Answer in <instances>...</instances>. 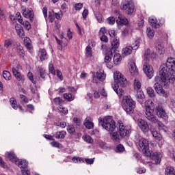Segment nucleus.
<instances>
[{
  "instance_id": "1",
  "label": "nucleus",
  "mask_w": 175,
  "mask_h": 175,
  "mask_svg": "<svg viewBox=\"0 0 175 175\" xmlns=\"http://www.w3.org/2000/svg\"><path fill=\"white\" fill-rule=\"evenodd\" d=\"M160 79L162 84L167 87L170 84H174L175 81V59L167 58L166 64H163L159 68Z\"/></svg>"
},
{
  "instance_id": "2",
  "label": "nucleus",
  "mask_w": 175,
  "mask_h": 175,
  "mask_svg": "<svg viewBox=\"0 0 175 175\" xmlns=\"http://www.w3.org/2000/svg\"><path fill=\"white\" fill-rule=\"evenodd\" d=\"M154 103L151 100H146L145 102V117L148 119L152 124H157V128L160 131H163L166 132L167 131V127L163 124L161 121L158 120V118L155 116V111L153 107Z\"/></svg>"
},
{
  "instance_id": "3",
  "label": "nucleus",
  "mask_w": 175,
  "mask_h": 175,
  "mask_svg": "<svg viewBox=\"0 0 175 175\" xmlns=\"http://www.w3.org/2000/svg\"><path fill=\"white\" fill-rule=\"evenodd\" d=\"M99 124H101V126L107 132H114L116 126V122L113 120L111 116L105 117L103 119L100 118L98 119Z\"/></svg>"
},
{
  "instance_id": "4",
  "label": "nucleus",
  "mask_w": 175,
  "mask_h": 175,
  "mask_svg": "<svg viewBox=\"0 0 175 175\" xmlns=\"http://www.w3.org/2000/svg\"><path fill=\"white\" fill-rule=\"evenodd\" d=\"M136 107V102L131 96H124L122 99V108L127 114H133Z\"/></svg>"
},
{
  "instance_id": "5",
  "label": "nucleus",
  "mask_w": 175,
  "mask_h": 175,
  "mask_svg": "<svg viewBox=\"0 0 175 175\" xmlns=\"http://www.w3.org/2000/svg\"><path fill=\"white\" fill-rule=\"evenodd\" d=\"M154 80H155V81H157V83H155L154 85V88L156 92L159 95H161V96H164V98H168L169 94H167V92H165V90H163V87L165 88H167L169 87V85H167V87H166V86H165V85H163L162 83V79H161L160 75H159V77L156 76L154 78Z\"/></svg>"
},
{
  "instance_id": "6",
  "label": "nucleus",
  "mask_w": 175,
  "mask_h": 175,
  "mask_svg": "<svg viewBox=\"0 0 175 175\" xmlns=\"http://www.w3.org/2000/svg\"><path fill=\"white\" fill-rule=\"evenodd\" d=\"M136 144H138L139 147V151H142L144 155H146L150 150V143L148 139L146 138H139L135 141Z\"/></svg>"
},
{
  "instance_id": "7",
  "label": "nucleus",
  "mask_w": 175,
  "mask_h": 175,
  "mask_svg": "<svg viewBox=\"0 0 175 175\" xmlns=\"http://www.w3.org/2000/svg\"><path fill=\"white\" fill-rule=\"evenodd\" d=\"M120 8L122 10H126L127 14H133L135 3L133 0H122Z\"/></svg>"
},
{
  "instance_id": "8",
  "label": "nucleus",
  "mask_w": 175,
  "mask_h": 175,
  "mask_svg": "<svg viewBox=\"0 0 175 175\" xmlns=\"http://www.w3.org/2000/svg\"><path fill=\"white\" fill-rule=\"evenodd\" d=\"M113 79L115 83H116L115 84L120 85V87L124 88L126 85V78H125V77H124V75L121 72L116 71L113 73Z\"/></svg>"
},
{
  "instance_id": "9",
  "label": "nucleus",
  "mask_w": 175,
  "mask_h": 175,
  "mask_svg": "<svg viewBox=\"0 0 175 175\" xmlns=\"http://www.w3.org/2000/svg\"><path fill=\"white\" fill-rule=\"evenodd\" d=\"M146 157H150V158L154 162V165H159L162 161V157L163 155L159 152H152L151 150H149L146 154Z\"/></svg>"
},
{
  "instance_id": "10",
  "label": "nucleus",
  "mask_w": 175,
  "mask_h": 175,
  "mask_svg": "<svg viewBox=\"0 0 175 175\" xmlns=\"http://www.w3.org/2000/svg\"><path fill=\"white\" fill-rule=\"evenodd\" d=\"M139 44H140V40H135V45H133V46H127L123 48L122 51V57H126L127 55H131V54H132L133 50H137L139 49Z\"/></svg>"
},
{
  "instance_id": "11",
  "label": "nucleus",
  "mask_w": 175,
  "mask_h": 175,
  "mask_svg": "<svg viewBox=\"0 0 175 175\" xmlns=\"http://www.w3.org/2000/svg\"><path fill=\"white\" fill-rule=\"evenodd\" d=\"M118 129L119 131L120 136L124 137L129 135L132 129L131 126H124V123L120 121L118 124Z\"/></svg>"
},
{
  "instance_id": "12",
  "label": "nucleus",
  "mask_w": 175,
  "mask_h": 175,
  "mask_svg": "<svg viewBox=\"0 0 175 175\" xmlns=\"http://www.w3.org/2000/svg\"><path fill=\"white\" fill-rule=\"evenodd\" d=\"M142 69L148 79H152L154 77V68L147 62L144 63Z\"/></svg>"
},
{
  "instance_id": "13",
  "label": "nucleus",
  "mask_w": 175,
  "mask_h": 175,
  "mask_svg": "<svg viewBox=\"0 0 175 175\" xmlns=\"http://www.w3.org/2000/svg\"><path fill=\"white\" fill-rule=\"evenodd\" d=\"M137 122L139 129H141L144 133H147V132L150 131V126L148 125V122L143 119H139Z\"/></svg>"
},
{
  "instance_id": "14",
  "label": "nucleus",
  "mask_w": 175,
  "mask_h": 175,
  "mask_svg": "<svg viewBox=\"0 0 175 175\" xmlns=\"http://www.w3.org/2000/svg\"><path fill=\"white\" fill-rule=\"evenodd\" d=\"M115 13L118 16V19L116 20V23L118 25H126V24H128V19L122 16V14L121 12H120V10H116Z\"/></svg>"
},
{
  "instance_id": "15",
  "label": "nucleus",
  "mask_w": 175,
  "mask_h": 175,
  "mask_svg": "<svg viewBox=\"0 0 175 175\" xmlns=\"http://www.w3.org/2000/svg\"><path fill=\"white\" fill-rule=\"evenodd\" d=\"M129 72L131 76H137L139 75V72L137 71V68L136 67V64H135V61L133 59L130 60L129 62Z\"/></svg>"
},
{
  "instance_id": "16",
  "label": "nucleus",
  "mask_w": 175,
  "mask_h": 175,
  "mask_svg": "<svg viewBox=\"0 0 175 175\" xmlns=\"http://www.w3.org/2000/svg\"><path fill=\"white\" fill-rule=\"evenodd\" d=\"M22 13L25 18H29L30 21H33L34 15L32 8H23Z\"/></svg>"
},
{
  "instance_id": "17",
  "label": "nucleus",
  "mask_w": 175,
  "mask_h": 175,
  "mask_svg": "<svg viewBox=\"0 0 175 175\" xmlns=\"http://www.w3.org/2000/svg\"><path fill=\"white\" fill-rule=\"evenodd\" d=\"M155 111L157 113V116L159 118H167V113H166V111L162 108V107L158 106L155 108Z\"/></svg>"
},
{
  "instance_id": "18",
  "label": "nucleus",
  "mask_w": 175,
  "mask_h": 175,
  "mask_svg": "<svg viewBox=\"0 0 175 175\" xmlns=\"http://www.w3.org/2000/svg\"><path fill=\"white\" fill-rule=\"evenodd\" d=\"M20 66L18 65L16 68L13 67L12 73L18 81H21V80H24V76L21 75V73H20V71L18 70Z\"/></svg>"
},
{
  "instance_id": "19",
  "label": "nucleus",
  "mask_w": 175,
  "mask_h": 175,
  "mask_svg": "<svg viewBox=\"0 0 175 175\" xmlns=\"http://www.w3.org/2000/svg\"><path fill=\"white\" fill-rule=\"evenodd\" d=\"M112 88L116 92L117 95L121 98L123 95H124L125 92L122 88H120V85L113 84L112 85Z\"/></svg>"
},
{
  "instance_id": "20",
  "label": "nucleus",
  "mask_w": 175,
  "mask_h": 175,
  "mask_svg": "<svg viewBox=\"0 0 175 175\" xmlns=\"http://www.w3.org/2000/svg\"><path fill=\"white\" fill-rule=\"evenodd\" d=\"M83 124L88 129H92V128H94V122H92V118L90 117L85 118Z\"/></svg>"
},
{
  "instance_id": "21",
  "label": "nucleus",
  "mask_w": 175,
  "mask_h": 175,
  "mask_svg": "<svg viewBox=\"0 0 175 175\" xmlns=\"http://www.w3.org/2000/svg\"><path fill=\"white\" fill-rule=\"evenodd\" d=\"M118 47H120V40L115 38L111 42V54H113V51H116V49Z\"/></svg>"
},
{
  "instance_id": "22",
  "label": "nucleus",
  "mask_w": 175,
  "mask_h": 175,
  "mask_svg": "<svg viewBox=\"0 0 175 175\" xmlns=\"http://www.w3.org/2000/svg\"><path fill=\"white\" fill-rule=\"evenodd\" d=\"M148 21L153 28H159V24L158 23V20H157V18L150 17Z\"/></svg>"
},
{
  "instance_id": "23",
  "label": "nucleus",
  "mask_w": 175,
  "mask_h": 175,
  "mask_svg": "<svg viewBox=\"0 0 175 175\" xmlns=\"http://www.w3.org/2000/svg\"><path fill=\"white\" fill-rule=\"evenodd\" d=\"M16 164L22 169H25L28 166V161L26 160L18 159L16 161Z\"/></svg>"
},
{
  "instance_id": "24",
  "label": "nucleus",
  "mask_w": 175,
  "mask_h": 175,
  "mask_svg": "<svg viewBox=\"0 0 175 175\" xmlns=\"http://www.w3.org/2000/svg\"><path fill=\"white\" fill-rule=\"evenodd\" d=\"M110 137L111 140L116 143H120V133L118 132H111Z\"/></svg>"
},
{
  "instance_id": "25",
  "label": "nucleus",
  "mask_w": 175,
  "mask_h": 175,
  "mask_svg": "<svg viewBox=\"0 0 175 175\" xmlns=\"http://www.w3.org/2000/svg\"><path fill=\"white\" fill-rule=\"evenodd\" d=\"M121 61H122V57H121V54L116 53L113 56L114 65H120V64H121Z\"/></svg>"
},
{
  "instance_id": "26",
  "label": "nucleus",
  "mask_w": 175,
  "mask_h": 175,
  "mask_svg": "<svg viewBox=\"0 0 175 175\" xmlns=\"http://www.w3.org/2000/svg\"><path fill=\"white\" fill-rule=\"evenodd\" d=\"M5 156L10 159V161H12V162H16L17 161V157H16V154L13 152H6Z\"/></svg>"
},
{
  "instance_id": "27",
  "label": "nucleus",
  "mask_w": 175,
  "mask_h": 175,
  "mask_svg": "<svg viewBox=\"0 0 175 175\" xmlns=\"http://www.w3.org/2000/svg\"><path fill=\"white\" fill-rule=\"evenodd\" d=\"M96 77L99 81H103L106 79V74L103 70H99L96 72Z\"/></svg>"
},
{
  "instance_id": "28",
  "label": "nucleus",
  "mask_w": 175,
  "mask_h": 175,
  "mask_svg": "<svg viewBox=\"0 0 175 175\" xmlns=\"http://www.w3.org/2000/svg\"><path fill=\"white\" fill-rule=\"evenodd\" d=\"M16 30L18 33V35L21 38V39H23L24 38V29H23V27H20V25H17L16 27Z\"/></svg>"
},
{
  "instance_id": "29",
  "label": "nucleus",
  "mask_w": 175,
  "mask_h": 175,
  "mask_svg": "<svg viewBox=\"0 0 175 175\" xmlns=\"http://www.w3.org/2000/svg\"><path fill=\"white\" fill-rule=\"evenodd\" d=\"M24 44L27 47V50L32 49V44H31V40L28 37H25L24 39Z\"/></svg>"
},
{
  "instance_id": "30",
  "label": "nucleus",
  "mask_w": 175,
  "mask_h": 175,
  "mask_svg": "<svg viewBox=\"0 0 175 175\" xmlns=\"http://www.w3.org/2000/svg\"><path fill=\"white\" fill-rule=\"evenodd\" d=\"M165 175H175V170L173 167L168 166L165 168Z\"/></svg>"
},
{
  "instance_id": "31",
  "label": "nucleus",
  "mask_w": 175,
  "mask_h": 175,
  "mask_svg": "<svg viewBox=\"0 0 175 175\" xmlns=\"http://www.w3.org/2000/svg\"><path fill=\"white\" fill-rule=\"evenodd\" d=\"M152 135L153 137L156 139V140H159V141L162 140V135L160 133H159L158 131L155 130L152 131Z\"/></svg>"
},
{
  "instance_id": "32",
  "label": "nucleus",
  "mask_w": 175,
  "mask_h": 175,
  "mask_svg": "<svg viewBox=\"0 0 175 175\" xmlns=\"http://www.w3.org/2000/svg\"><path fill=\"white\" fill-rule=\"evenodd\" d=\"M134 88L136 91H139L142 88V83L137 79L134 80Z\"/></svg>"
},
{
  "instance_id": "33",
  "label": "nucleus",
  "mask_w": 175,
  "mask_h": 175,
  "mask_svg": "<svg viewBox=\"0 0 175 175\" xmlns=\"http://www.w3.org/2000/svg\"><path fill=\"white\" fill-rule=\"evenodd\" d=\"M66 135V131H59L55 133V137H56V139H64Z\"/></svg>"
},
{
  "instance_id": "34",
  "label": "nucleus",
  "mask_w": 175,
  "mask_h": 175,
  "mask_svg": "<svg viewBox=\"0 0 175 175\" xmlns=\"http://www.w3.org/2000/svg\"><path fill=\"white\" fill-rule=\"evenodd\" d=\"M147 36L150 39H152L154 38V35L155 33V31L151 28H147L146 29Z\"/></svg>"
},
{
  "instance_id": "35",
  "label": "nucleus",
  "mask_w": 175,
  "mask_h": 175,
  "mask_svg": "<svg viewBox=\"0 0 175 175\" xmlns=\"http://www.w3.org/2000/svg\"><path fill=\"white\" fill-rule=\"evenodd\" d=\"M10 105H11L12 109H14V110H17L18 107L17 106V101H16V98H11L10 99Z\"/></svg>"
},
{
  "instance_id": "36",
  "label": "nucleus",
  "mask_w": 175,
  "mask_h": 175,
  "mask_svg": "<svg viewBox=\"0 0 175 175\" xmlns=\"http://www.w3.org/2000/svg\"><path fill=\"white\" fill-rule=\"evenodd\" d=\"M147 94L150 98H154L155 96V92H154V89L151 87H148L146 89Z\"/></svg>"
},
{
  "instance_id": "37",
  "label": "nucleus",
  "mask_w": 175,
  "mask_h": 175,
  "mask_svg": "<svg viewBox=\"0 0 175 175\" xmlns=\"http://www.w3.org/2000/svg\"><path fill=\"white\" fill-rule=\"evenodd\" d=\"M47 58H48L47 52H46L45 49H42L41 53H40L41 61H45V59H47Z\"/></svg>"
},
{
  "instance_id": "38",
  "label": "nucleus",
  "mask_w": 175,
  "mask_h": 175,
  "mask_svg": "<svg viewBox=\"0 0 175 175\" xmlns=\"http://www.w3.org/2000/svg\"><path fill=\"white\" fill-rule=\"evenodd\" d=\"M16 49L20 57H24V55H25V53L21 45H18Z\"/></svg>"
},
{
  "instance_id": "39",
  "label": "nucleus",
  "mask_w": 175,
  "mask_h": 175,
  "mask_svg": "<svg viewBox=\"0 0 175 175\" xmlns=\"http://www.w3.org/2000/svg\"><path fill=\"white\" fill-rule=\"evenodd\" d=\"M64 99H66V100H68V102H72L73 99H75V97L72 96V94L70 93H66L64 94Z\"/></svg>"
},
{
  "instance_id": "40",
  "label": "nucleus",
  "mask_w": 175,
  "mask_h": 175,
  "mask_svg": "<svg viewBox=\"0 0 175 175\" xmlns=\"http://www.w3.org/2000/svg\"><path fill=\"white\" fill-rule=\"evenodd\" d=\"M156 49L159 53V54H163V53H165V51L163 50V45H162L161 44H158L156 46Z\"/></svg>"
},
{
  "instance_id": "41",
  "label": "nucleus",
  "mask_w": 175,
  "mask_h": 175,
  "mask_svg": "<svg viewBox=\"0 0 175 175\" xmlns=\"http://www.w3.org/2000/svg\"><path fill=\"white\" fill-rule=\"evenodd\" d=\"M146 96H144V93L142 90H137V99H144Z\"/></svg>"
},
{
  "instance_id": "42",
  "label": "nucleus",
  "mask_w": 175,
  "mask_h": 175,
  "mask_svg": "<svg viewBox=\"0 0 175 175\" xmlns=\"http://www.w3.org/2000/svg\"><path fill=\"white\" fill-rule=\"evenodd\" d=\"M12 44H13V41L11 39H7L4 41V47L5 49H9Z\"/></svg>"
},
{
  "instance_id": "43",
  "label": "nucleus",
  "mask_w": 175,
  "mask_h": 175,
  "mask_svg": "<svg viewBox=\"0 0 175 175\" xmlns=\"http://www.w3.org/2000/svg\"><path fill=\"white\" fill-rule=\"evenodd\" d=\"M73 122L75 124L76 128H80V126L81 125V120H80V118H74Z\"/></svg>"
},
{
  "instance_id": "44",
  "label": "nucleus",
  "mask_w": 175,
  "mask_h": 175,
  "mask_svg": "<svg viewBox=\"0 0 175 175\" xmlns=\"http://www.w3.org/2000/svg\"><path fill=\"white\" fill-rule=\"evenodd\" d=\"M3 76L5 80H10V79H12V75L10 72H9V71H3Z\"/></svg>"
},
{
  "instance_id": "45",
  "label": "nucleus",
  "mask_w": 175,
  "mask_h": 175,
  "mask_svg": "<svg viewBox=\"0 0 175 175\" xmlns=\"http://www.w3.org/2000/svg\"><path fill=\"white\" fill-rule=\"evenodd\" d=\"M54 16L57 20H61L64 16V12L59 10L58 12H55Z\"/></svg>"
},
{
  "instance_id": "46",
  "label": "nucleus",
  "mask_w": 175,
  "mask_h": 175,
  "mask_svg": "<svg viewBox=\"0 0 175 175\" xmlns=\"http://www.w3.org/2000/svg\"><path fill=\"white\" fill-rule=\"evenodd\" d=\"M53 102L55 105H59V106H61V105L64 103V100H62V99H61V98L59 97L55 98L53 99Z\"/></svg>"
},
{
  "instance_id": "47",
  "label": "nucleus",
  "mask_w": 175,
  "mask_h": 175,
  "mask_svg": "<svg viewBox=\"0 0 175 175\" xmlns=\"http://www.w3.org/2000/svg\"><path fill=\"white\" fill-rule=\"evenodd\" d=\"M83 140H85L86 143H90V144L94 143V139H92V138L90 135H85L83 137Z\"/></svg>"
},
{
  "instance_id": "48",
  "label": "nucleus",
  "mask_w": 175,
  "mask_h": 175,
  "mask_svg": "<svg viewBox=\"0 0 175 175\" xmlns=\"http://www.w3.org/2000/svg\"><path fill=\"white\" fill-rule=\"evenodd\" d=\"M6 21V16H5V12L0 9V23Z\"/></svg>"
},
{
  "instance_id": "49",
  "label": "nucleus",
  "mask_w": 175,
  "mask_h": 175,
  "mask_svg": "<svg viewBox=\"0 0 175 175\" xmlns=\"http://www.w3.org/2000/svg\"><path fill=\"white\" fill-rule=\"evenodd\" d=\"M86 56H88V57H92V49L91 48V46H87L86 47Z\"/></svg>"
},
{
  "instance_id": "50",
  "label": "nucleus",
  "mask_w": 175,
  "mask_h": 175,
  "mask_svg": "<svg viewBox=\"0 0 175 175\" xmlns=\"http://www.w3.org/2000/svg\"><path fill=\"white\" fill-rule=\"evenodd\" d=\"M58 110L62 114H68V109H66V107H64L62 106L59 107Z\"/></svg>"
},
{
  "instance_id": "51",
  "label": "nucleus",
  "mask_w": 175,
  "mask_h": 175,
  "mask_svg": "<svg viewBox=\"0 0 175 175\" xmlns=\"http://www.w3.org/2000/svg\"><path fill=\"white\" fill-rule=\"evenodd\" d=\"M112 54L113 53H111V51H110L109 52V54L105 55V62L109 63V62H110V61H111V55H112Z\"/></svg>"
},
{
  "instance_id": "52",
  "label": "nucleus",
  "mask_w": 175,
  "mask_h": 175,
  "mask_svg": "<svg viewBox=\"0 0 175 175\" xmlns=\"http://www.w3.org/2000/svg\"><path fill=\"white\" fill-rule=\"evenodd\" d=\"M75 131L76 130L75 129V126L69 125L67 126V131L68 132V133H75Z\"/></svg>"
},
{
  "instance_id": "53",
  "label": "nucleus",
  "mask_w": 175,
  "mask_h": 175,
  "mask_svg": "<svg viewBox=\"0 0 175 175\" xmlns=\"http://www.w3.org/2000/svg\"><path fill=\"white\" fill-rule=\"evenodd\" d=\"M73 162H75V163H77V162H79V163H83L84 162V159L81 157H73L72 159Z\"/></svg>"
},
{
  "instance_id": "54",
  "label": "nucleus",
  "mask_w": 175,
  "mask_h": 175,
  "mask_svg": "<svg viewBox=\"0 0 175 175\" xmlns=\"http://www.w3.org/2000/svg\"><path fill=\"white\" fill-rule=\"evenodd\" d=\"M107 21L109 25H113L116 23V18L110 16L107 18Z\"/></svg>"
},
{
  "instance_id": "55",
  "label": "nucleus",
  "mask_w": 175,
  "mask_h": 175,
  "mask_svg": "<svg viewBox=\"0 0 175 175\" xmlns=\"http://www.w3.org/2000/svg\"><path fill=\"white\" fill-rule=\"evenodd\" d=\"M116 151L117 152H123V151H125V148H124V146L119 144L116 147Z\"/></svg>"
},
{
  "instance_id": "56",
  "label": "nucleus",
  "mask_w": 175,
  "mask_h": 175,
  "mask_svg": "<svg viewBox=\"0 0 175 175\" xmlns=\"http://www.w3.org/2000/svg\"><path fill=\"white\" fill-rule=\"evenodd\" d=\"M83 3H78L75 4L74 8H75V10H81V9H83Z\"/></svg>"
},
{
  "instance_id": "57",
  "label": "nucleus",
  "mask_w": 175,
  "mask_h": 175,
  "mask_svg": "<svg viewBox=\"0 0 175 175\" xmlns=\"http://www.w3.org/2000/svg\"><path fill=\"white\" fill-rule=\"evenodd\" d=\"M109 34L111 36V38H116V36H117V31L113 29H109Z\"/></svg>"
},
{
  "instance_id": "58",
  "label": "nucleus",
  "mask_w": 175,
  "mask_h": 175,
  "mask_svg": "<svg viewBox=\"0 0 175 175\" xmlns=\"http://www.w3.org/2000/svg\"><path fill=\"white\" fill-rule=\"evenodd\" d=\"M40 76L42 79H44L46 77V70H44V68L40 69Z\"/></svg>"
},
{
  "instance_id": "59",
  "label": "nucleus",
  "mask_w": 175,
  "mask_h": 175,
  "mask_svg": "<svg viewBox=\"0 0 175 175\" xmlns=\"http://www.w3.org/2000/svg\"><path fill=\"white\" fill-rule=\"evenodd\" d=\"M27 77H29V80H31L33 84H36V81L33 79V75L31 72H29L27 74Z\"/></svg>"
},
{
  "instance_id": "60",
  "label": "nucleus",
  "mask_w": 175,
  "mask_h": 175,
  "mask_svg": "<svg viewBox=\"0 0 175 175\" xmlns=\"http://www.w3.org/2000/svg\"><path fill=\"white\" fill-rule=\"evenodd\" d=\"M95 16L96 18L97 21L99 23H102L103 18H102V14H99V12H96L95 14Z\"/></svg>"
},
{
  "instance_id": "61",
  "label": "nucleus",
  "mask_w": 175,
  "mask_h": 175,
  "mask_svg": "<svg viewBox=\"0 0 175 175\" xmlns=\"http://www.w3.org/2000/svg\"><path fill=\"white\" fill-rule=\"evenodd\" d=\"M54 125H56V126H60L61 128H65L66 126V122H56Z\"/></svg>"
},
{
  "instance_id": "62",
  "label": "nucleus",
  "mask_w": 175,
  "mask_h": 175,
  "mask_svg": "<svg viewBox=\"0 0 175 175\" xmlns=\"http://www.w3.org/2000/svg\"><path fill=\"white\" fill-rule=\"evenodd\" d=\"M107 31H106V28L102 27V28L100 29L99 35H100V36H103V35H107Z\"/></svg>"
},
{
  "instance_id": "63",
  "label": "nucleus",
  "mask_w": 175,
  "mask_h": 175,
  "mask_svg": "<svg viewBox=\"0 0 175 175\" xmlns=\"http://www.w3.org/2000/svg\"><path fill=\"white\" fill-rule=\"evenodd\" d=\"M21 172H22L23 175H29L30 174L29 170H27V168H23L21 170Z\"/></svg>"
},
{
  "instance_id": "64",
  "label": "nucleus",
  "mask_w": 175,
  "mask_h": 175,
  "mask_svg": "<svg viewBox=\"0 0 175 175\" xmlns=\"http://www.w3.org/2000/svg\"><path fill=\"white\" fill-rule=\"evenodd\" d=\"M170 107H172V110H175V100L172 99L170 101Z\"/></svg>"
}]
</instances>
